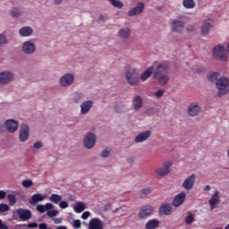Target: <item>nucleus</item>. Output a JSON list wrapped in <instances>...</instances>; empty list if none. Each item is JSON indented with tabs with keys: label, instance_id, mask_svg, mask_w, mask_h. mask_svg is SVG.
<instances>
[{
	"label": "nucleus",
	"instance_id": "obj_59",
	"mask_svg": "<svg viewBox=\"0 0 229 229\" xmlns=\"http://www.w3.org/2000/svg\"><path fill=\"white\" fill-rule=\"evenodd\" d=\"M188 31H193L194 30V26H190L187 28Z\"/></svg>",
	"mask_w": 229,
	"mask_h": 229
},
{
	"label": "nucleus",
	"instance_id": "obj_8",
	"mask_svg": "<svg viewBox=\"0 0 229 229\" xmlns=\"http://www.w3.org/2000/svg\"><path fill=\"white\" fill-rule=\"evenodd\" d=\"M155 208L152 206H144L140 208L138 217L140 219H148L154 212Z\"/></svg>",
	"mask_w": 229,
	"mask_h": 229
},
{
	"label": "nucleus",
	"instance_id": "obj_1",
	"mask_svg": "<svg viewBox=\"0 0 229 229\" xmlns=\"http://www.w3.org/2000/svg\"><path fill=\"white\" fill-rule=\"evenodd\" d=\"M208 80L216 83V89H218L217 97L226 96L229 92V81L226 77H221L219 72H213L208 74Z\"/></svg>",
	"mask_w": 229,
	"mask_h": 229
},
{
	"label": "nucleus",
	"instance_id": "obj_11",
	"mask_svg": "<svg viewBox=\"0 0 229 229\" xmlns=\"http://www.w3.org/2000/svg\"><path fill=\"white\" fill-rule=\"evenodd\" d=\"M16 214L21 221H29L31 219V211L30 209L18 208Z\"/></svg>",
	"mask_w": 229,
	"mask_h": 229
},
{
	"label": "nucleus",
	"instance_id": "obj_9",
	"mask_svg": "<svg viewBox=\"0 0 229 229\" xmlns=\"http://www.w3.org/2000/svg\"><path fill=\"white\" fill-rule=\"evenodd\" d=\"M96 145V134L89 132L84 139V148L87 149H92V147Z\"/></svg>",
	"mask_w": 229,
	"mask_h": 229
},
{
	"label": "nucleus",
	"instance_id": "obj_24",
	"mask_svg": "<svg viewBox=\"0 0 229 229\" xmlns=\"http://www.w3.org/2000/svg\"><path fill=\"white\" fill-rule=\"evenodd\" d=\"M131 35V30H130L128 27L120 29L118 31V37L119 38H122V40H126V38H128Z\"/></svg>",
	"mask_w": 229,
	"mask_h": 229
},
{
	"label": "nucleus",
	"instance_id": "obj_42",
	"mask_svg": "<svg viewBox=\"0 0 229 229\" xmlns=\"http://www.w3.org/2000/svg\"><path fill=\"white\" fill-rule=\"evenodd\" d=\"M21 185H23L26 189H28L33 185V181L32 180H24L21 182Z\"/></svg>",
	"mask_w": 229,
	"mask_h": 229
},
{
	"label": "nucleus",
	"instance_id": "obj_27",
	"mask_svg": "<svg viewBox=\"0 0 229 229\" xmlns=\"http://www.w3.org/2000/svg\"><path fill=\"white\" fill-rule=\"evenodd\" d=\"M153 71H155V67L149 66L141 73L140 80H141V81H146L147 80H149V78H151V74H153Z\"/></svg>",
	"mask_w": 229,
	"mask_h": 229
},
{
	"label": "nucleus",
	"instance_id": "obj_47",
	"mask_svg": "<svg viewBox=\"0 0 229 229\" xmlns=\"http://www.w3.org/2000/svg\"><path fill=\"white\" fill-rule=\"evenodd\" d=\"M73 226H74V228H81V221L74 220L73 221Z\"/></svg>",
	"mask_w": 229,
	"mask_h": 229
},
{
	"label": "nucleus",
	"instance_id": "obj_5",
	"mask_svg": "<svg viewBox=\"0 0 229 229\" xmlns=\"http://www.w3.org/2000/svg\"><path fill=\"white\" fill-rule=\"evenodd\" d=\"M171 165H173L171 162L169 161L164 162L162 166H159L156 169V173L157 176H165L169 174V173H171Z\"/></svg>",
	"mask_w": 229,
	"mask_h": 229
},
{
	"label": "nucleus",
	"instance_id": "obj_20",
	"mask_svg": "<svg viewBox=\"0 0 229 229\" xmlns=\"http://www.w3.org/2000/svg\"><path fill=\"white\" fill-rule=\"evenodd\" d=\"M105 225L103 221L99 218H92L89 223L88 229H104Z\"/></svg>",
	"mask_w": 229,
	"mask_h": 229
},
{
	"label": "nucleus",
	"instance_id": "obj_14",
	"mask_svg": "<svg viewBox=\"0 0 229 229\" xmlns=\"http://www.w3.org/2000/svg\"><path fill=\"white\" fill-rule=\"evenodd\" d=\"M194 183H196V175L191 174L182 182V187L185 188L186 191H191L194 188Z\"/></svg>",
	"mask_w": 229,
	"mask_h": 229
},
{
	"label": "nucleus",
	"instance_id": "obj_4",
	"mask_svg": "<svg viewBox=\"0 0 229 229\" xmlns=\"http://www.w3.org/2000/svg\"><path fill=\"white\" fill-rule=\"evenodd\" d=\"M213 56L216 60H221V62L228 60V53H226L223 45H218L213 48Z\"/></svg>",
	"mask_w": 229,
	"mask_h": 229
},
{
	"label": "nucleus",
	"instance_id": "obj_23",
	"mask_svg": "<svg viewBox=\"0 0 229 229\" xmlns=\"http://www.w3.org/2000/svg\"><path fill=\"white\" fill-rule=\"evenodd\" d=\"M171 212H173V206L169 203H164L159 208V214L161 216H170Z\"/></svg>",
	"mask_w": 229,
	"mask_h": 229
},
{
	"label": "nucleus",
	"instance_id": "obj_3",
	"mask_svg": "<svg viewBox=\"0 0 229 229\" xmlns=\"http://www.w3.org/2000/svg\"><path fill=\"white\" fill-rule=\"evenodd\" d=\"M125 78L129 85H131V87H135L139 85V83H140V78H139L135 68L128 69L125 73Z\"/></svg>",
	"mask_w": 229,
	"mask_h": 229
},
{
	"label": "nucleus",
	"instance_id": "obj_12",
	"mask_svg": "<svg viewBox=\"0 0 229 229\" xmlns=\"http://www.w3.org/2000/svg\"><path fill=\"white\" fill-rule=\"evenodd\" d=\"M28 139H30V127L23 124L20 129V140L21 142H26Z\"/></svg>",
	"mask_w": 229,
	"mask_h": 229
},
{
	"label": "nucleus",
	"instance_id": "obj_55",
	"mask_svg": "<svg viewBox=\"0 0 229 229\" xmlns=\"http://www.w3.org/2000/svg\"><path fill=\"white\" fill-rule=\"evenodd\" d=\"M0 229H8V225L3 224V220H0Z\"/></svg>",
	"mask_w": 229,
	"mask_h": 229
},
{
	"label": "nucleus",
	"instance_id": "obj_37",
	"mask_svg": "<svg viewBox=\"0 0 229 229\" xmlns=\"http://www.w3.org/2000/svg\"><path fill=\"white\" fill-rule=\"evenodd\" d=\"M109 2L111 3V4H113V6H114V8L121 9V8H123V6H124L123 4V2H121L119 0H109Z\"/></svg>",
	"mask_w": 229,
	"mask_h": 229
},
{
	"label": "nucleus",
	"instance_id": "obj_16",
	"mask_svg": "<svg viewBox=\"0 0 229 229\" xmlns=\"http://www.w3.org/2000/svg\"><path fill=\"white\" fill-rule=\"evenodd\" d=\"M13 80V74L10 72H0V84L6 85Z\"/></svg>",
	"mask_w": 229,
	"mask_h": 229
},
{
	"label": "nucleus",
	"instance_id": "obj_40",
	"mask_svg": "<svg viewBox=\"0 0 229 229\" xmlns=\"http://www.w3.org/2000/svg\"><path fill=\"white\" fill-rule=\"evenodd\" d=\"M10 210V206L4 203L0 204V214H3V212H8Z\"/></svg>",
	"mask_w": 229,
	"mask_h": 229
},
{
	"label": "nucleus",
	"instance_id": "obj_63",
	"mask_svg": "<svg viewBox=\"0 0 229 229\" xmlns=\"http://www.w3.org/2000/svg\"><path fill=\"white\" fill-rule=\"evenodd\" d=\"M225 229H229V225H227Z\"/></svg>",
	"mask_w": 229,
	"mask_h": 229
},
{
	"label": "nucleus",
	"instance_id": "obj_52",
	"mask_svg": "<svg viewBox=\"0 0 229 229\" xmlns=\"http://www.w3.org/2000/svg\"><path fill=\"white\" fill-rule=\"evenodd\" d=\"M38 224L37 223H30L27 225V228H38Z\"/></svg>",
	"mask_w": 229,
	"mask_h": 229
},
{
	"label": "nucleus",
	"instance_id": "obj_34",
	"mask_svg": "<svg viewBox=\"0 0 229 229\" xmlns=\"http://www.w3.org/2000/svg\"><path fill=\"white\" fill-rule=\"evenodd\" d=\"M85 99V95L83 93L76 92L73 97V102L78 104L81 103Z\"/></svg>",
	"mask_w": 229,
	"mask_h": 229
},
{
	"label": "nucleus",
	"instance_id": "obj_21",
	"mask_svg": "<svg viewBox=\"0 0 229 229\" xmlns=\"http://www.w3.org/2000/svg\"><path fill=\"white\" fill-rule=\"evenodd\" d=\"M92 106H94V101L87 100V101L83 102L81 105V114H82V115H85V114H89V112H90V108H92Z\"/></svg>",
	"mask_w": 229,
	"mask_h": 229
},
{
	"label": "nucleus",
	"instance_id": "obj_45",
	"mask_svg": "<svg viewBox=\"0 0 229 229\" xmlns=\"http://www.w3.org/2000/svg\"><path fill=\"white\" fill-rule=\"evenodd\" d=\"M154 96H156V98H162V96H164V90L159 89V90L156 91L154 93Z\"/></svg>",
	"mask_w": 229,
	"mask_h": 229
},
{
	"label": "nucleus",
	"instance_id": "obj_46",
	"mask_svg": "<svg viewBox=\"0 0 229 229\" xmlns=\"http://www.w3.org/2000/svg\"><path fill=\"white\" fill-rule=\"evenodd\" d=\"M114 112H116V114H121V112H123V106L121 105L114 106Z\"/></svg>",
	"mask_w": 229,
	"mask_h": 229
},
{
	"label": "nucleus",
	"instance_id": "obj_36",
	"mask_svg": "<svg viewBox=\"0 0 229 229\" xmlns=\"http://www.w3.org/2000/svg\"><path fill=\"white\" fill-rule=\"evenodd\" d=\"M7 199L9 201V204L11 205V207H13V205H15V203H17V198L15 197V194H8L7 195Z\"/></svg>",
	"mask_w": 229,
	"mask_h": 229
},
{
	"label": "nucleus",
	"instance_id": "obj_43",
	"mask_svg": "<svg viewBox=\"0 0 229 229\" xmlns=\"http://www.w3.org/2000/svg\"><path fill=\"white\" fill-rule=\"evenodd\" d=\"M101 157L102 158H108V157H110V150L108 149L102 150Z\"/></svg>",
	"mask_w": 229,
	"mask_h": 229
},
{
	"label": "nucleus",
	"instance_id": "obj_51",
	"mask_svg": "<svg viewBox=\"0 0 229 229\" xmlns=\"http://www.w3.org/2000/svg\"><path fill=\"white\" fill-rule=\"evenodd\" d=\"M33 148L35 149H40V148H42V142H40V141L35 142L34 145H33Z\"/></svg>",
	"mask_w": 229,
	"mask_h": 229
},
{
	"label": "nucleus",
	"instance_id": "obj_28",
	"mask_svg": "<svg viewBox=\"0 0 229 229\" xmlns=\"http://www.w3.org/2000/svg\"><path fill=\"white\" fill-rule=\"evenodd\" d=\"M53 204L52 203H47L46 205H38L37 210L39 212V214H44L46 210H53Z\"/></svg>",
	"mask_w": 229,
	"mask_h": 229
},
{
	"label": "nucleus",
	"instance_id": "obj_18",
	"mask_svg": "<svg viewBox=\"0 0 229 229\" xmlns=\"http://www.w3.org/2000/svg\"><path fill=\"white\" fill-rule=\"evenodd\" d=\"M74 81V75L72 74H64L61 80H60V83L62 87H69V85H72Z\"/></svg>",
	"mask_w": 229,
	"mask_h": 229
},
{
	"label": "nucleus",
	"instance_id": "obj_7",
	"mask_svg": "<svg viewBox=\"0 0 229 229\" xmlns=\"http://www.w3.org/2000/svg\"><path fill=\"white\" fill-rule=\"evenodd\" d=\"M170 28L174 33H182L185 28V22L180 20H174L170 24Z\"/></svg>",
	"mask_w": 229,
	"mask_h": 229
},
{
	"label": "nucleus",
	"instance_id": "obj_35",
	"mask_svg": "<svg viewBox=\"0 0 229 229\" xmlns=\"http://www.w3.org/2000/svg\"><path fill=\"white\" fill-rule=\"evenodd\" d=\"M49 200L52 203H55V205H58V203H60V201H62V196L58 195V194H55L53 193L50 197H49Z\"/></svg>",
	"mask_w": 229,
	"mask_h": 229
},
{
	"label": "nucleus",
	"instance_id": "obj_56",
	"mask_svg": "<svg viewBox=\"0 0 229 229\" xmlns=\"http://www.w3.org/2000/svg\"><path fill=\"white\" fill-rule=\"evenodd\" d=\"M98 21H106V16L100 15L98 18Z\"/></svg>",
	"mask_w": 229,
	"mask_h": 229
},
{
	"label": "nucleus",
	"instance_id": "obj_33",
	"mask_svg": "<svg viewBox=\"0 0 229 229\" xmlns=\"http://www.w3.org/2000/svg\"><path fill=\"white\" fill-rule=\"evenodd\" d=\"M73 210L74 212H76V214H81V212L85 210V204H83L82 202H77L73 207Z\"/></svg>",
	"mask_w": 229,
	"mask_h": 229
},
{
	"label": "nucleus",
	"instance_id": "obj_58",
	"mask_svg": "<svg viewBox=\"0 0 229 229\" xmlns=\"http://www.w3.org/2000/svg\"><path fill=\"white\" fill-rule=\"evenodd\" d=\"M112 208V205L111 204H107L105 206V210H110Z\"/></svg>",
	"mask_w": 229,
	"mask_h": 229
},
{
	"label": "nucleus",
	"instance_id": "obj_29",
	"mask_svg": "<svg viewBox=\"0 0 229 229\" xmlns=\"http://www.w3.org/2000/svg\"><path fill=\"white\" fill-rule=\"evenodd\" d=\"M160 226V221L157 219H150L146 224V229H157Z\"/></svg>",
	"mask_w": 229,
	"mask_h": 229
},
{
	"label": "nucleus",
	"instance_id": "obj_61",
	"mask_svg": "<svg viewBox=\"0 0 229 229\" xmlns=\"http://www.w3.org/2000/svg\"><path fill=\"white\" fill-rule=\"evenodd\" d=\"M4 131V126L0 127V134L3 133Z\"/></svg>",
	"mask_w": 229,
	"mask_h": 229
},
{
	"label": "nucleus",
	"instance_id": "obj_49",
	"mask_svg": "<svg viewBox=\"0 0 229 229\" xmlns=\"http://www.w3.org/2000/svg\"><path fill=\"white\" fill-rule=\"evenodd\" d=\"M60 208H67L69 207V203H67V201H61L60 204Z\"/></svg>",
	"mask_w": 229,
	"mask_h": 229
},
{
	"label": "nucleus",
	"instance_id": "obj_25",
	"mask_svg": "<svg viewBox=\"0 0 229 229\" xmlns=\"http://www.w3.org/2000/svg\"><path fill=\"white\" fill-rule=\"evenodd\" d=\"M46 198H47V195L36 193V194L32 195L31 199L29 200V203L30 205H37V203H38V201H44V199H46Z\"/></svg>",
	"mask_w": 229,
	"mask_h": 229
},
{
	"label": "nucleus",
	"instance_id": "obj_54",
	"mask_svg": "<svg viewBox=\"0 0 229 229\" xmlns=\"http://www.w3.org/2000/svg\"><path fill=\"white\" fill-rule=\"evenodd\" d=\"M55 225H62V218H54Z\"/></svg>",
	"mask_w": 229,
	"mask_h": 229
},
{
	"label": "nucleus",
	"instance_id": "obj_62",
	"mask_svg": "<svg viewBox=\"0 0 229 229\" xmlns=\"http://www.w3.org/2000/svg\"><path fill=\"white\" fill-rule=\"evenodd\" d=\"M129 162H133V158H129Z\"/></svg>",
	"mask_w": 229,
	"mask_h": 229
},
{
	"label": "nucleus",
	"instance_id": "obj_10",
	"mask_svg": "<svg viewBox=\"0 0 229 229\" xmlns=\"http://www.w3.org/2000/svg\"><path fill=\"white\" fill-rule=\"evenodd\" d=\"M187 198V195L184 191H181L177 195L174 196V199L172 200V205L174 207H182L183 203H185V199Z\"/></svg>",
	"mask_w": 229,
	"mask_h": 229
},
{
	"label": "nucleus",
	"instance_id": "obj_19",
	"mask_svg": "<svg viewBox=\"0 0 229 229\" xmlns=\"http://www.w3.org/2000/svg\"><path fill=\"white\" fill-rule=\"evenodd\" d=\"M35 43L31 41H26L23 43L22 51L23 53H26V55H33V53H35Z\"/></svg>",
	"mask_w": 229,
	"mask_h": 229
},
{
	"label": "nucleus",
	"instance_id": "obj_50",
	"mask_svg": "<svg viewBox=\"0 0 229 229\" xmlns=\"http://www.w3.org/2000/svg\"><path fill=\"white\" fill-rule=\"evenodd\" d=\"M90 216V212L89 211H85L82 215H81V219H89V217Z\"/></svg>",
	"mask_w": 229,
	"mask_h": 229
},
{
	"label": "nucleus",
	"instance_id": "obj_57",
	"mask_svg": "<svg viewBox=\"0 0 229 229\" xmlns=\"http://www.w3.org/2000/svg\"><path fill=\"white\" fill-rule=\"evenodd\" d=\"M64 0H54L55 4H62Z\"/></svg>",
	"mask_w": 229,
	"mask_h": 229
},
{
	"label": "nucleus",
	"instance_id": "obj_6",
	"mask_svg": "<svg viewBox=\"0 0 229 229\" xmlns=\"http://www.w3.org/2000/svg\"><path fill=\"white\" fill-rule=\"evenodd\" d=\"M201 114V106L198 102H193L190 104L188 107V114L191 117H196Z\"/></svg>",
	"mask_w": 229,
	"mask_h": 229
},
{
	"label": "nucleus",
	"instance_id": "obj_39",
	"mask_svg": "<svg viewBox=\"0 0 229 229\" xmlns=\"http://www.w3.org/2000/svg\"><path fill=\"white\" fill-rule=\"evenodd\" d=\"M10 13L13 17V19L21 17V11H19V9L17 8H14L13 11H11Z\"/></svg>",
	"mask_w": 229,
	"mask_h": 229
},
{
	"label": "nucleus",
	"instance_id": "obj_17",
	"mask_svg": "<svg viewBox=\"0 0 229 229\" xmlns=\"http://www.w3.org/2000/svg\"><path fill=\"white\" fill-rule=\"evenodd\" d=\"M149 137H151V131H145L135 137L134 142L136 144H139L140 142H146V140H148Z\"/></svg>",
	"mask_w": 229,
	"mask_h": 229
},
{
	"label": "nucleus",
	"instance_id": "obj_26",
	"mask_svg": "<svg viewBox=\"0 0 229 229\" xmlns=\"http://www.w3.org/2000/svg\"><path fill=\"white\" fill-rule=\"evenodd\" d=\"M214 22V21L212 19H208L206 20L202 26H201V32L203 33V35H207L208 33V31H210V29L212 28V23Z\"/></svg>",
	"mask_w": 229,
	"mask_h": 229
},
{
	"label": "nucleus",
	"instance_id": "obj_22",
	"mask_svg": "<svg viewBox=\"0 0 229 229\" xmlns=\"http://www.w3.org/2000/svg\"><path fill=\"white\" fill-rule=\"evenodd\" d=\"M5 128L9 131L10 133H13L17 131V128H19V123L15 120H7L5 122Z\"/></svg>",
	"mask_w": 229,
	"mask_h": 229
},
{
	"label": "nucleus",
	"instance_id": "obj_30",
	"mask_svg": "<svg viewBox=\"0 0 229 229\" xmlns=\"http://www.w3.org/2000/svg\"><path fill=\"white\" fill-rule=\"evenodd\" d=\"M19 33L21 37H30V35L33 34V29H31V27H22L19 30Z\"/></svg>",
	"mask_w": 229,
	"mask_h": 229
},
{
	"label": "nucleus",
	"instance_id": "obj_13",
	"mask_svg": "<svg viewBox=\"0 0 229 229\" xmlns=\"http://www.w3.org/2000/svg\"><path fill=\"white\" fill-rule=\"evenodd\" d=\"M142 12H144V3L140 2V3H138L136 7L131 8L128 12V15H129V17H135V15H140V13H142Z\"/></svg>",
	"mask_w": 229,
	"mask_h": 229
},
{
	"label": "nucleus",
	"instance_id": "obj_53",
	"mask_svg": "<svg viewBox=\"0 0 229 229\" xmlns=\"http://www.w3.org/2000/svg\"><path fill=\"white\" fill-rule=\"evenodd\" d=\"M6 198V192L0 190V199H4Z\"/></svg>",
	"mask_w": 229,
	"mask_h": 229
},
{
	"label": "nucleus",
	"instance_id": "obj_38",
	"mask_svg": "<svg viewBox=\"0 0 229 229\" xmlns=\"http://www.w3.org/2000/svg\"><path fill=\"white\" fill-rule=\"evenodd\" d=\"M185 223L186 225H191V223H194V216L192 215V213L188 212V215L185 217Z\"/></svg>",
	"mask_w": 229,
	"mask_h": 229
},
{
	"label": "nucleus",
	"instance_id": "obj_48",
	"mask_svg": "<svg viewBox=\"0 0 229 229\" xmlns=\"http://www.w3.org/2000/svg\"><path fill=\"white\" fill-rule=\"evenodd\" d=\"M141 193H143L144 196H148V194H151V190H150V188H144V189L141 191Z\"/></svg>",
	"mask_w": 229,
	"mask_h": 229
},
{
	"label": "nucleus",
	"instance_id": "obj_2",
	"mask_svg": "<svg viewBox=\"0 0 229 229\" xmlns=\"http://www.w3.org/2000/svg\"><path fill=\"white\" fill-rule=\"evenodd\" d=\"M169 64H160L157 65L153 72L154 80L157 81V83L164 87L169 83Z\"/></svg>",
	"mask_w": 229,
	"mask_h": 229
},
{
	"label": "nucleus",
	"instance_id": "obj_31",
	"mask_svg": "<svg viewBox=\"0 0 229 229\" xmlns=\"http://www.w3.org/2000/svg\"><path fill=\"white\" fill-rule=\"evenodd\" d=\"M132 105L134 110H139L140 108H142V98H140V96L134 97L132 100Z\"/></svg>",
	"mask_w": 229,
	"mask_h": 229
},
{
	"label": "nucleus",
	"instance_id": "obj_60",
	"mask_svg": "<svg viewBox=\"0 0 229 229\" xmlns=\"http://www.w3.org/2000/svg\"><path fill=\"white\" fill-rule=\"evenodd\" d=\"M204 191H210V185L205 186Z\"/></svg>",
	"mask_w": 229,
	"mask_h": 229
},
{
	"label": "nucleus",
	"instance_id": "obj_32",
	"mask_svg": "<svg viewBox=\"0 0 229 229\" xmlns=\"http://www.w3.org/2000/svg\"><path fill=\"white\" fill-rule=\"evenodd\" d=\"M182 6L187 10H192V8H196V2L194 0H183Z\"/></svg>",
	"mask_w": 229,
	"mask_h": 229
},
{
	"label": "nucleus",
	"instance_id": "obj_15",
	"mask_svg": "<svg viewBox=\"0 0 229 229\" xmlns=\"http://www.w3.org/2000/svg\"><path fill=\"white\" fill-rule=\"evenodd\" d=\"M221 201V197L219 196V191H215L213 195L211 196L208 203L210 205V210H214L216 208L217 203Z\"/></svg>",
	"mask_w": 229,
	"mask_h": 229
},
{
	"label": "nucleus",
	"instance_id": "obj_41",
	"mask_svg": "<svg viewBox=\"0 0 229 229\" xmlns=\"http://www.w3.org/2000/svg\"><path fill=\"white\" fill-rule=\"evenodd\" d=\"M47 216L48 217H56V216H58V210H56V209H54V210L49 209L47 212Z\"/></svg>",
	"mask_w": 229,
	"mask_h": 229
},
{
	"label": "nucleus",
	"instance_id": "obj_44",
	"mask_svg": "<svg viewBox=\"0 0 229 229\" xmlns=\"http://www.w3.org/2000/svg\"><path fill=\"white\" fill-rule=\"evenodd\" d=\"M7 43H8V39H6V37L0 34V46H2V44H7Z\"/></svg>",
	"mask_w": 229,
	"mask_h": 229
}]
</instances>
